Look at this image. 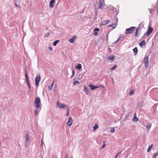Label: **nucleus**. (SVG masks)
I'll use <instances>...</instances> for the list:
<instances>
[{
	"label": "nucleus",
	"instance_id": "obj_13",
	"mask_svg": "<svg viewBox=\"0 0 158 158\" xmlns=\"http://www.w3.org/2000/svg\"><path fill=\"white\" fill-rule=\"evenodd\" d=\"M84 91L86 92V94H88V93L90 92L89 89L85 85L84 86Z\"/></svg>",
	"mask_w": 158,
	"mask_h": 158
},
{
	"label": "nucleus",
	"instance_id": "obj_61",
	"mask_svg": "<svg viewBox=\"0 0 158 158\" xmlns=\"http://www.w3.org/2000/svg\"><path fill=\"white\" fill-rule=\"evenodd\" d=\"M100 87H102L103 88H104V86L103 85H102L100 86Z\"/></svg>",
	"mask_w": 158,
	"mask_h": 158
},
{
	"label": "nucleus",
	"instance_id": "obj_21",
	"mask_svg": "<svg viewBox=\"0 0 158 158\" xmlns=\"http://www.w3.org/2000/svg\"><path fill=\"white\" fill-rule=\"evenodd\" d=\"M143 101H141L140 102H139L137 106V108H140L143 106Z\"/></svg>",
	"mask_w": 158,
	"mask_h": 158
},
{
	"label": "nucleus",
	"instance_id": "obj_23",
	"mask_svg": "<svg viewBox=\"0 0 158 158\" xmlns=\"http://www.w3.org/2000/svg\"><path fill=\"white\" fill-rule=\"evenodd\" d=\"M108 27H113V29L115 28L116 27V23H112L111 25H110L107 26Z\"/></svg>",
	"mask_w": 158,
	"mask_h": 158
},
{
	"label": "nucleus",
	"instance_id": "obj_36",
	"mask_svg": "<svg viewBox=\"0 0 158 158\" xmlns=\"http://www.w3.org/2000/svg\"><path fill=\"white\" fill-rule=\"evenodd\" d=\"M115 131V129L114 127L111 128V129L110 130V132L111 133H113Z\"/></svg>",
	"mask_w": 158,
	"mask_h": 158
},
{
	"label": "nucleus",
	"instance_id": "obj_20",
	"mask_svg": "<svg viewBox=\"0 0 158 158\" xmlns=\"http://www.w3.org/2000/svg\"><path fill=\"white\" fill-rule=\"evenodd\" d=\"M133 50L134 52V55L135 56L136 55L138 52V50L137 49V47H135L134 48H133Z\"/></svg>",
	"mask_w": 158,
	"mask_h": 158
},
{
	"label": "nucleus",
	"instance_id": "obj_54",
	"mask_svg": "<svg viewBox=\"0 0 158 158\" xmlns=\"http://www.w3.org/2000/svg\"><path fill=\"white\" fill-rule=\"evenodd\" d=\"M54 81L52 82V84H51V85H50L52 87H53V84H54Z\"/></svg>",
	"mask_w": 158,
	"mask_h": 158
},
{
	"label": "nucleus",
	"instance_id": "obj_14",
	"mask_svg": "<svg viewBox=\"0 0 158 158\" xmlns=\"http://www.w3.org/2000/svg\"><path fill=\"white\" fill-rule=\"evenodd\" d=\"M115 57L114 55H110L108 57V60H114Z\"/></svg>",
	"mask_w": 158,
	"mask_h": 158
},
{
	"label": "nucleus",
	"instance_id": "obj_27",
	"mask_svg": "<svg viewBox=\"0 0 158 158\" xmlns=\"http://www.w3.org/2000/svg\"><path fill=\"white\" fill-rule=\"evenodd\" d=\"M98 126L97 123H95V126L93 127V131H95L98 128Z\"/></svg>",
	"mask_w": 158,
	"mask_h": 158
},
{
	"label": "nucleus",
	"instance_id": "obj_19",
	"mask_svg": "<svg viewBox=\"0 0 158 158\" xmlns=\"http://www.w3.org/2000/svg\"><path fill=\"white\" fill-rule=\"evenodd\" d=\"M75 68L79 70H80L82 68V65L80 63H79L75 67Z\"/></svg>",
	"mask_w": 158,
	"mask_h": 158
},
{
	"label": "nucleus",
	"instance_id": "obj_24",
	"mask_svg": "<svg viewBox=\"0 0 158 158\" xmlns=\"http://www.w3.org/2000/svg\"><path fill=\"white\" fill-rule=\"evenodd\" d=\"M29 135L28 134H26L25 142H28L29 140Z\"/></svg>",
	"mask_w": 158,
	"mask_h": 158
},
{
	"label": "nucleus",
	"instance_id": "obj_37",
	"mask_svg": "<svg viewBox=\"0 0 158 158\" xmlns=\"http://www.w3.org/2000/svg\"><path fill=\"white\" fill-rule=\"evenodd\" d=\"M121 36H120L118 38V39H117V40L116 41H115V42H114V43H113V44H116V43H117L120 40V38H121Z\"/></svg>",
	"mask_w": 158,
	"mask_h": 158
},
{
	"label": "nucleus",
	"instance_id": "obj_47",
	"mask_svg": "<svg viewBox=\"0 0 158 158\" xmlns=\"http://www.w3.org/2000/svg\"><path fill=\"white\" fill-rule=\"evenodd\" d=\"M49 35H50V33H49V32L47 33L46 34V37H48V36H49Z\"/></svg>",
	"mask_w": 158,
	"mask_h": 158
},
{
	"label": "nucleus",
	"instance_id": "obj_63",
	"mask_svg": "<svg viewBox=\"0 0 158 158\" xmlns=\"http://www.w3.org/2000/svg\"><path fill=\"white\" fill-rule=\"evenodd\" d=\"M117 155H116L114 158H117Z\"/></svg>",
	"mask_w": 158,
	"mask_h": 158
},
{
	"label": "nucleus",
	"instance_id": "obj_31",
	"mask_svg": "<svg viewBox=\"0 0 158 158\" xmlns=\"http://www.w3.org/2000/svg\"><path fill=\"white\" fill-rule=\"evenodd\" d=\"M117 67V65L116 64H115L113 66L111 67L110 68V70L111 71H112L114 70L116 68V67Z\"/></svg>",
	"mask_w": 158,
	"mask_h": 158
},
{
	"label": "nucleus",
	"instance_id": "obj_39",
	"mask_svg": "<svg viewBox=\"0 0 158 158\" xmlns=\"http://www.w3.org/2000/svg\"><path fill=\"white\" fill-rule=\"evenodd\" d=\"M99 31V29L98 28H95L94 30V31L98 32Z\"/></svg>",
	"mask_w": 158,
	"mask_h": 158
},
{
	"label": "nucleus",
	"instance_id": "obj_57",
	"mask_svg": "<svg viewBox=\"0 0 158 158\" xmlns=\"http://www.w3.org/2000/svg\"><path fill=\"white\" fill-rule=\"evenodd\" d=\"M113 10L114 11H116V12L117 11V10L115 8L114 9H113Z\"/></svg>",
	"mask_w": 158,
	"mask_h": 158
},
{
	"label": "nucleus",
	"instance_id": "obj_43",
	"mask_svg": "<svg viewBox=\"0 0 158 158\" xmlns=\"http://www.w3.org/2000/svg\"><path fill=\"white\" fill-rule=\"evenodd\" d=\"M28 142H25V147H26V148L28 146Z\"/></svg>",
	"mask_w": 158,
	"mask_h": 158
},
{
	"label": "nucleus",
	"instance_id": "obj_26",
	"mask_svg": "<svg viewBox=\"0 0 158 158\" xmlns=\"http://www.w3.org/2000/svg\"><path fill=\"white\" fill-rule=\"evenodd\" d=\"M26 84L29 89H31V86L29 80H26Z\"/></svg>",
	"mask_w": 158,
	"mask_h": 158
},
{
	"label": "nucleus",
	"instance_id": "obj_30",
	"mask_svg": "<svg viewBox=\"0 0 158 158\" xmlns=\"http://www.w3.org/2000/svg\"><path fill=\"white\" fill-rule=\"evenodd\" d=\"M130 114L129 113H128L127 114L124 118V119L123 120V121H124L125 120H128V118Z\"/></svg>",
	"mask_w": 158,
	"mask_h": 158
},
{
	"label": "nucleus",
	"instance_id": "obj_41",
	"mask_svg": "<svg viewBox=\"0 0 158 158\" xmlns=\"http://www.w3.org/2000/svg\"><path fill=\"white\" fill-rule=\"evenodd\" d=\"M67 110V112L66 113V115L67 116H68L69 115V107H68V109H66Z\"/></svg>",
	"mask_w": 158,
	"mask_h": 158
},
{
	"label": "nucleus",
	"instance_id": "obj_12",
	"mask_svg": "<svg viewBox=\"0 0 158 158\" xmlns=\"http://www.w3.org/2000/svg\"><path fill=\"white\" fill-rule=\"evenodd\" d=\"M55 2V0H51L49 3V6L50 8H52L54 6V3Z\"/></svg>",
	"mask_w": 158,
	"mask_h": 158
},
{
	"label": "nucleus",
	"instance_id": "obj_53",
	"mask_svg": "<svg viewBox=\"0 0 158 158\" xmlns=\"http://www.w3.org/2000/svg\"><path fill=\"white\" fill-rule=\"evenodd\" d=\"M97 16H95L94 17V20H96L97 19Z\"/></svg>",
	"mask_w": 158,
	"mask_h": 158
},
{
	"label": "nucleus",
	"instance_id": "obj_48",
	"mask_svg": "<svg viewBox=\"0 0 158 158\" xmlns=\"http://www.w3.org/2000/svg\"><path fill=\"white\" fill-rule=\"evenodd\" d=\"M39 83L40 82H35V84L37 86H38L39 84Z\"/></svg>",
	"mask_w": 158,
	"mask_h": 158
},
{
	"label": "nucleus",
	"instance_id": "obj_29",
	"mask_svg": "<svg viewBox=\"0 0 158 158\" xmlns=\"http://www.w3.org/2000/svg\"><path fill=\"white\" fill-rule=\"evenodd\" d=\"M60 40H57L55 41L53 43V45L54 46H56L57 44L60 42Z\"/></svg>",
	"mask_w": 158,
	"mask_h": 158
},
{
	"label": "nucleus",
	"instance_id": "obj_42",
	"mask_svg": "<svg viewBox=\"0 0 158 158\" xmlns=\"http://www.w3.org/2000/svg\"><path fill=\"white\" fill-rule=\"evenodd\" d=\"M145 36H146V33H145L144 35H143V36L141 37V39H146V38L145 37Z\"/></svg>",
	"mask_w": 158,
	"mask_h": 158
},
{
	"label": "nucleus",
	"instance_id": "obj_17",
	"mask_svg": "<svg viewBox=\"0 0 158 158\" xmlns=\"http://www.w3.org/2000/svg\"><path fill=\"white\" fill-rule=\"evenodd\" d=\"M146 43L144 40H143L139 44V45L141 47H142L143 46L145 45Z\"/></svg>",
	"mask_w": 158,
	"mask_h": 158
},
{
	"label": "nucleus",
	"instance_id": "obj_15",
	"mask_svg": "<svg viewBox=\"0 0 158 158\" xmlns=\"http://www.w3.org/2000/svg\"><path fill=\"white\" fill-rule=\"evenodd\" d=\"M41 80V77L40 74L39 76H36L35 78V82H40Z\"/></svg>",
	"mask_w": 158,
	"mask_h": 158
},
{
	"label": "nucleus",
	"instance_id": "obj_25",
	"mask_svg": "<svg viewBox=\"0 0 158 158\" xmlns=\"http://www.w3.org/2000/svg\"><path fill=\"white\" fill-rule=\"evenodd\" d=\"M151 126H152V123H149L146 126V127L147 129H148L149 130L151 127Z\"/></svg>",
	"mask_w": 158,
	"mask_h": 158
},
{
	"label": "nucleus",
	"instance_id": "obj_58",
	"mask_svg": "<svg viewBox=\"0 0 158 158\" xmlns=\"http://www.w3.org/2000/svg\"><path fill=\"white\" fill-rule=\"evenodd\" d=\"M153 10V9H150V12L151 13H152V11Z\"/></svg>",
	"mask_w": 158,
	"mask_h": 158
},
{
	"label": "nucleus",
	"instance_id": "obj_11",
	"mask_svg": "<svg viewBox=\"0 0 158 158\" xmlns=\"http://www.w3.org/2000/svg\"><path fill=\"white\" fill-rule=\"evenodd\" d=\"M156 105L155 104L153 105L152 107L151 110L152 112V114H154L156 113Z\"/></svg>",
	"mask_w": 158,
	"mask_h": 158
},
{
	"label": "nucleus",
	"instance_id": "obj_3",
	"mask_svg": "<svg viewBox=\"0 0 158 158\" xmlns=\"http://www.w3.org/2000/svg\"><path fill=\"white\" fill-rule=\"evenodd\" d=\"M152 52L151 51H150L148 55L145 57L144 59L143 63L144 64V65L146 68H147L148 67V56L149 55V54Z\"/></svg>",
	"mask_w": 158,
	"mask_h": 158
},
{
	"label": "nucleus",
	"instance_id": "obj_10",
	"mask_svg": "<svg viewBox=\"0 0 158 158\" xmlns=\"http://www.w3.org/2000/svg\"><path fill=\"white\" fill-rule=\"evenodd\" d=\"M77 38V36L74 35L73 37L69 39V42L71 43H73L75 42V40Z\"/></svg>",
	"mask_w": 158,
	"mask_h": 158
},
{
	"label": "nucleus",
	"instance_id": "obj_49",
	"mask_svg": "<svg viewBox=\"0 0 158 158\" xmlns=\"http://www.w3.org/2000/svg\"><path fill=\"white\" fill-rule=\"evenodd\" d=\"M105 144H103L102 146V148H104L105 147Z\"/></svg>",
	"mask_w": 158,
	"mask_h": 158
},
{
	"label": "nucleus",
	"instance_id": "obj_1",
	"mask_svg": "<svg viewBox=\"0 0 158 158\" xmlns=\"http://www.w3.org/2000/svg\"><path fill=\"white\" fill-rule=\"evenodd\" d=\"M41 104V100L40 98L38 97L35 98L34 102V107L36 108L35 110V116H36L38 114V111H40L41 109H40Z\"/></svg>",
	"mask_w": 158,
	"mask_h": 158
},
{
	"label": "nucleus",
	"instance_id": "obj_40",
	"mask_svg": "<svg viewBox=\"0 0 158 158\" xmlns=\"http://www.w3.org/2000/svg\"><path fill=\"white\" fill-rule=\"evenodd\" d=\"M108 35H109V33H107L106 35V41L108 43Z\"/></svg>",
	"mask_w": 158,
	"mask_h": 158
},
{
	"label": "nucleus",
	"instance_id": "obj_16",
	"mask_svg": "<svg viewBox=\"0 0 158 158\" xmlns=\"http://www.w3.org/2000/svg\"><path fill=\"white\" fill-rule=\"evenodd\" d=\"M139 120V119L136 116V114L135 113L134 115V117L132 118V121L134 122H137Z\"/></svg>",
	"mask_w": 158,
	"mask_h": 158
},
{
	"label": "nucleus",
	"instance_id": "obj_38",
	"mask_svg": "<svg viewBox=\"0 0 158 158\" xmlns=\"http://www.w3.org/2000/svg\"><path fill=\"white\" fill-rule=\"evenodd\" d=\"M78 83H79V82L78 81H75L73 82V84L74 85H77V84Z\"/></svg>",
	"mask_w": 158,
	"mask_h": 158
},
{
	"label": "nucleus",
	"instance_id": "obj_9",
	"mask_svg": "<svg viewBox=\"0 0 158 158\" xmlns=\"http://www.w3.org/2000/svg\"><path fill=\"white\" fill-rule=\"evenodd\" d=\"M141 28L140 27H138L137 29H136L135 32V36L136 37H137L138 36L139 33H138L139 30H141Z\"/></svg>",
	"mask_w": 158,
	"mask_h": 158
},
{
	"label": "nucleus",
	"instance_id": "obj_34",
	"mask_svg": "<svg viewBox=\"0 0 158 158\" xmlns=\"http://www.w3.org/2000/svg\"><path fill=\"white\" fill-rule=\"evenodd\" d=\"M75 72L73 69H72V74L70 77V78H72L74 75Z\"/></svg>",
	"mask_w": 158,
	"mask_h": 158
},
{
	"label": "nucleus",
	"instance_id": "obj_35",
	"mask_svg": "<svg viewBox=\"0 0 158 158\" xmlns=\"http://www.w3.org/2000/svg\"><path fill=\"white\" fill-rule=\"evenodd\" d=\"M134 90H131L130 92L129 95H132L134 94Z\"/></svg>",
	"mask_w": 158,
	"mask_h": 158
},
{
	"label": "nucleus",
	"instance_id": "obj_5",
	"mask_svg": "<svg viewBox=\"0 0 158 158\" xmlns=\"http://www.w3.org/2000/svg\"><path fill=\"white\" fill-rule=\"evenodd\" d=\"M153 30L152 28L149 25L147 32H145L146 33V36H148L152 33Z\"/></svg>",
	"mask_w": 158,
	"mask_h": 158
},
{
	"label": "nucleus",
	"instance_id": "obj_52",
	"mask_svg": "<svg viewBox=\"0 0 158 158\" xmlns=\"http://www.w3.org/2000/svg\"><path fill=\"white\" fill-rule=\"evenodd\" d=\"M155 156H158V152H156V153L154 154Z\"/></svg>",
	"mask_w": 158,
	"mask_h": 158
},
{
	"label": "nucleus",
	"instance_id": "obj_33",
	"mask_svg": "<svg viewBox=\"0 0 158 158\" xmlns=\"http://www.w3.org/2000/svg\"><path fill=\"white\" fill-rule=\"evenodd\" d=\"M14 4L15 6L17 7H19V8H21V7L19 6L17 4L15 0L14 1Z\"/></svg>",
	"mask_w": 158,
	"mask_h": 158
},
{
	"label": "nucleus",
	"instance_id": "obj_8",
	"mask_svg": "<svg viewBox=\"0 0 158 158\" xmlns=\"http://www.w3.org/2000/svg\"><path fill=\"white\" fill-rule=\"evenodd\" d=\"M73 123V120L71 117H70L69 118L68 121L67 122V125L69 126L70 127L72 125Z\"/></svg>",
	"mask_w": 158,
	"mask_h": 158
},
{
	"label": "nucleus",
	"instance_id": "obj_45",
	"mask_svg": "<svg viewBox=\"0 0 158 158\" xmlns=\"http://www.w3.org/2000/svg\"><path fill=\"white\" fill-rule=\"evenodd\" d=\"M114 19H116V23H116V24L118 23V18H117V17H116L115 16H114Z\"/></svg>",
	"mask_w": 158,
	"mask_h": 158
},
{
	"label": "nucleus",
	"instance_id": "obj_22",
	"mask_svg": "<svg viewBox=\"0 0 158 158\" xmlns=\"http://www.w3.org/2000/svg\"><path fill=\"white\" fill-rule=\"evenodd\" d=\"M25 77L26 78V80H29L28 76V75H27V70H26V68H25Z\"/></svg>",
	"mask_w": 158,
	"mask_h": 158
},
{
	"label": "nucleus",
	"instance_id": "obj_56",
	"mask_svg": "<svg viewBox=\"0 0 158 158\" xmlns=\"http://www.w3.org/2000/svg\"><path fill=\"white\" fill-rule=\"evenodd\" d=\"M121 152H118L116 155H117V156H118V155L120 154L121 153Z\"/></svg>",
	"mask_w": 158,
	"mask_h": 158
},
{
	"label": "nucleus",
	"instance_id": "obj_55",
	"mask_svg": "<svg viewBox=\"0 0 158 158\" xmlns=\"http://www.w3.org/2000/svg\"><path fill=\"white\" fill-rule=\"evenodd\" d=\"M65 158H69V155H67L66 156Z\"/></svg>",
	"mask_w": 158,
	"mask_h": 158
},
{
	"label": "nucleus",
	"instance_id": "obj_59",
	"mask_svg": "<svg viewBox=\"0 0 158 158\" xmlns=\"http://www.w3.org/2000/svg\"><path fill=\"white\" fill-rule=\"evenodd\" d=\"M156 156H155V155H154H154H153V156L152 157H153V158H156Z\"/></svg>",
	"mask_w": 158,
	"mask_h": 158
},
{
	"label": "nucleus",
	"instance_id": "obj_50",
	"mask_svg": "<svg viewBox=\"0 0 158 158\" xmlns=\"http://www.w3.org/2000/svg\"><path fill=\"white\" fill-rule=\"evenodd\" d=\"M48 48L51 51H52V48L51 47H48Z\"/></svg>",
	"mask_w": 158,
	"mask_h": 158
},
{
	"label": "nucleus",
	"instance_id": "obj_62",
	"mask_svg": "<svg viewBox=\"0 0 158 158\" xmlns=\"http://www.w3.org/2000/svg\"><path fill=\"white\" fill-rule=\"evenodd\" d=\"M42 145H43V141H42V143L40 145V146H42Z\"/></svg>",
	"mask_w": 158,
	"mask_h": 158
},
{
	"label": "nucleus",
	"instance_id": "obj_32",
	"mask_svg": "<svg viewBox=\"0 0 158 158\" xmlns=\"http://www.w3.org/2000/svg\"><path fill=\"white\" fill-rule=\"evenodd\" d=\"M144 23L143 22H142L140 23L139 24L138 26V27H143V26L144 25Z\"/></svg>",
	"mask_w": 158,
	"mask_h": 158
},
{
	"label": "nucleus",
	"instance_id": "obj_60",
	"mask_svg": "<svg viewBox=\"0 0 158 158\" xmlns=\"http://www.w3.org/2000/svg\"><path fill=\"white\" fill-rule=\"evenodd\" d=\"M97 15H98V13H97V12H96L95 13V16H97Z\"/></svg>",
	"mask_w": 158,
	"mask_h": 158
},
{
	"label": "nucleus",
	"instance_id": "obj_64",
	"mask_svg": "<svg viewBox=\"0 0 158 158\" xmlns=\"http://www.w3.org/2000/svg\"><path fill=\"white\" fill-rule=\"evenodd\" d=\"M103 144H105V141H103Z\"/></svg>",
	"mask_w": 158,
	"mask_h": 158
},
{
	"label": "nucleus",
	"instance_id": "obj_28",
	"mask_svg": "<svg viewBox=\"0 0 158 158\" xmlns=\"http://www.w3.org/2000/svg\"><path fill=\"white\" fill-rule=\"evenodd\" d=\"M153 145V144H152L151 145L149 146V147L147 149V151L148 152H149L151 151V150L152 148Z\"/></svg>",
	"mask_w": 158,
	"mask_h": 158
},
{
	"label": "nucleus",
	"instance_id": "obj_46",
	"mask_svg": "<svg viewBox=\"0 0 158 158\" xmlns=\"http://www.w3.org/2000/svg\"><path fill=\"white\" fill-rule=\"evenodd\" d=\"M52 87L51 85H49L48 87V89L49 90H50L52 89Z\"/></svg>",
	"mask_w": 158,
	"mask_h": 158
},
{
	"label": "nucleus",
	"instance_id": "obj_6",
	"mask_svg": "<svg viewBox=\"0 0 158 158\" xmlns=\"http://www.w3.org/2000/svg\"><path fill=\"white\" fill-rule=\"evenodd\" d=\"M88 86L90 88V89L92 90H94L100 87L99 86H94L92 84H89Z\"/></svg>",
	"mask_w": 158,
	"mask_h": 158
},
{
	"label": "nucleus",
	"instance_id": "obj_44",
	"mask_svg": "<svg viewBox=\"0 0 158 158\" xmlns=\"http://www.w3.org/2000/svg\"><path fill=\"white\" fill-rule=\"evenodd\" d=\"M94 36H96L98 35V33L97 32L94 31Z\"/></svg>",
	"mask_w": 158,
	"mask_h": 158
},
{
	"label": "nucleus",
	"instance_id": "obj_51",
	"mask_svg": "<svg viewBox=\"0 0 158 158\" xmlns=\"http://www.w3.org/2000/svg\"><path fill=\"white\" fill-rule=\"evenodd\" d=\"M123 112H124L126 111L125 109L123 107Z\"/></svg>",
	"mask_w": 158,
	"mask_h": 158
},
{
	"label": "nucleus",
	"instance_id": "obj_2",
	"mask_svg": "<svg viewBox=\"0 0 158 158\" xmlns=\"http://www.w3.org/2000/svg\"><path fill=\"white\" fill-rule=\"evenodd\" d=\"M136 28L135 27H131L129 28H127L126 30L125 34H129L133 33L135 31V29Z\"/></svg>",
	"mask_w": 158,
	"mask_h": 158
},
{
	"label": "nucleus",
	"instance_id": "obj_18",
	"mask_svg": "<svg viewBox=\"0 0 158 158\" xmlns=\"http://www.w3.org/2000/svg\"><path fill=\"white\" fill-rule=\"evenodd\" d=\"M110 22V21L109 20H107L105 21H103L102 22V24L101 25V26L102 25H105L107 24L108 23Z\"/></svg>",
	"mask_w": 158,
	"mask_h": 158
},
{
	"label": "nucleus",
	"instance_id": "obj_7",
	"mask_svg": "<svg viewBox=\"0 0 158 158\" xmlns=\"http://www.w3.org/2000/svg\"><path fill=\"white\" fill-rule=\"evenodd\" d=\"M105 1H99L98 3V8L100 9H102L103 8V3H104Z\"/></svg>",
	"mask_w": 158,
	"mask_h": 158
},
{
	"label": "nucleus",
	"instance_id": "obj_4",
	"mask_svg": "<svg viewBox=\"0 0 158 158\" xmlns=\"http://www.w3.org/2000/svg\"><path fill=\"white\" fill-rule=\"evenodd\" d=\"M57 106L60 108H65L68 109L69 106L66 105L62 103H60L58 101L57 103Z\"/></svg>",
	"mask_w": 158,
	"mask_h": 158
}]
</instances>
